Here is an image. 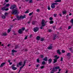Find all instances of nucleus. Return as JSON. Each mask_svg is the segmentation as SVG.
<instances>
[{
    "mask_svg": "<svg viewBox=\"0 0 73 73\" xmlns=\"http://www.w3.org/2000/svg\"><path fill=\"white\" fill-rule=\"evenodd\" d=\"M47 23V21H45V20L43 19L42 20V21L41 24H42V25L40 27V29H43V27H44V26H45V25H46V23Z\"/></svg>",
    "mask_w": 73,
    "mask_h": 73,
    "instance_id": "f257e3e1",
    "label": "nucleus"
},
{
    "mask_svg": "<svg viewBox=\"0 0 73 73\" xmlns=\"http://www.w3.org/2000/svg\"><path fill=\"white\" fill-rule=\"evenodd\" d=\"M17 12H18V9L16 8L15 9H14L13 10V12L11 13V14L13 15H16L17 13Z\"/></svg>",
    "mask_w": 73,
    "mask_h": 73,
    "instance_id": "f03ea898",
    "label": "nucleus"
},
{
    "mask_svg": "<svg viewBox=\"0 0 73 73\" xmlns=\"http://www.w3.org/2000/svg\"><path fill=\"white\" fill-rule=\"evenodd\" d=\"M16 17L17 18H18V20H21V19H24V18H25L26 16L25 15H24V16L21 15L19 17V16H17Z\"/></svg>",
    "mask_w": 73,
    "mask_h": 73,
    "instance_id": "7ed1b4c3",
    "label": "nucleus"
},
{
    "mask_svg": "<svg viewBox=\"0 0 73 73\" xmlns=\"http://www.w3.org/2000/svg\"><path fill=\"white\" fill-rule=\"evenodd\" d=\"M60 69V67L58 66L52 68V72H56L57 70V69Z\"/></svg>",
    "mask_w": 73,
    "mask_h": 73,
    "instance_id": "20e7f679",
    "label": "nucleus"
},
{
    "mask_svg": "<svg viewBox=\"0 0 73 73\" xmlns=\"http://www.w3.org/2000/svg\"><path fill=\"white\" fill-rule=\"evenodd\" d=\"M15 9L17 8V7H16V6L15 5H11L10 7V9H15Z\"/></svg>",
    "mask_w": 73,
    "mask_h": 73,
    "instance_id": "39448f33",
    "label": "nucleus"
},
{
    "mask_svg": "<svg viewBox=\"0 0 73 73\" xmlns=\"http://www.w3.org/2000/svg\"><path fill=\"white\" fill-rule=\"evenodd\" d=\"M24 62V64L23 65V66H21L20 68V69L21 70V69L23 68L24 66H25V64H26V62H27V60H25V61H23Z\"/></svg>",
    "mask_w": 73,
    "mask_h": 73,
    "instance_id": "423d86ee",
    "label": "nucleus"
},
{
    "mask_svg": "<svg viewBox=\"0 0 73 73\" xmlns=\"http://www.w3.org/2000/svg\"><path fill=\"white\" fill-rule=\"evenodd\" d=\"M39 30V28L37 27H35L34 28L33 31L35 32H37Z\"/></svg>",
    "mask_w": 73,
    "mask_h": 73,
    "instance_id": "0eeeda50",
    "label": "nucleus"
},
{
    "mask_svg": "<svg viewBox=\"0 0 73 73\" xmlns=\"http://www.w3.org/2000/svg\"><path fill=\"white\" fill-rule=\"evenodd\" d=\"M59 57H60L59 56H58L54 59V63H56V62H57V59H58Z\"/></svg>",
    "mask_w": 73,
    "mask_h": 73,
    "instance_id": "6e6552de",
    "label": "nucleus"
},
{
    "mask_svg": "<svg viewBox=\"0 0 73 73\" xmlns=\"http://www.w3.org/2000/svg\"><path fill=\"white\" fill-rule=\"evenodd\" d=\"M23 65V62H19V64H17V67H19V65L20 66H22V65Z\"/></svg>",
    "mask_w": 73,
    "mask_h": 73,
    "instance_id": "1a4fd4ad",
    "label": "nucleus"
},
{
    "mask_svg": "<svg viewBox=\"0 0 73 73\" xmlns=\"http://www.w3.org/2000/svg\"><path fill=\"white\" fill-rule=\"evenodd\" d=\"M52 48L53 46H52V44H50V46L47 47V48L48 49L51 50V49H52Z\"/></svg>",
    "mask_w": 73,
    "mask_h": 73,
    "instance_id": "9d476101",
    "label": "nucleus"
},
{
    "mask_svg": "<svg viewBox=\"0 0 73 73\" xmlns=\"http://www.w3.org/2000/svg\"><path fill=\"white\" fill-rule=\"evenodd\" d=\"M23 32V31L22 30V29H19L18 31V33L19 34H22Z\"/></svg>",
    "mask_w": 73,
    "mask_h": 73,
    "instance_id": "9b49d317",
    "label": "nucleus"
},
{
    "mask_svg": "<svg viewBox=\"0 0 73 73\" xmlns=\"http://www.w3.org/2000/svg\"><path fill=\"white\" fill-rule=\"evenodd\" d=\"M57 53L59 55H60L61 54V52H60V50L58 49L57 50Z\"/></svg>",
    "mask_w": 73,
    "mask_h": 73,
    "instance_id": "f8f14e48",
    "label": "nucleus"
},
{
    "mask_svg": "<svg viewBox=\"0 0 73 73\" xmlns=\"http://www.w3.org/2000/svg\"><path fill=\"white\" fill-rule=\"evenodd\" d=\"M51 8L53 9L55 8V5H54L52 3L51 5Z\"/></svg>",
    "mask_w": 73,
    "mask_h": 73,
    "instance_id": "ddd939ff",
    "label": "nucleus"
},
{
    "mask_svg": "<svg viewBox=\"0 0 73 73\" xmlns=\"http://www.w3.org/2000/svg\"><path fill=\"white\" fill-rule=\"evenodd\" d=\"M5 62L2 63L0 66V67L1 68H2V67H3V66H4V65H5Z\"/></svg>",
    "mask_w": 73,
    "mask_h": 73,
    "instance_id": "4468645a",
    "label": "nucleus"
},
{
    "mask_svg": "<svg viewBox=\"0 0 73 73\" xmlns=\"http://www.w3.org/2000/svg\"><path fill=\"white\" fill-rule=\"evenodd\" d=\"M48 64H51L52 63V59H50L48 60Z\"/></svg>",
    "mask_w": 73,
    "mask_h": 73,
    "instance_id": "2eb2a0df",
    "label": "nucleus"
},
{
    "mask_svg": "<svg viewBox=\"0 0 73 73\" xmlns=\"http://www.w3.org/2000/svg\"><path fill=\"white\" fill-rule=\"evenodd\" d=\"M55 3H59L61 2V0H56L54 1Z\"/></svg>",
    "mask_w": 73,
    "mask_h": 73,
    "instance_id": "dca6fc26",
    "label": "nucleus"
},
{
    "mask_svg": "<svg viewBox=\"0 0 73 73\" xmlns=\"http://www.w3.org/2000/svg\"><path fill=\"white\" fill-rule=\"evenodd\" d=\"M43 61H47L48 58H47V57H46L43 58Z\"/></svg>",
    "mask_w": 73,
    "mask_h": 73,
    "instance_id": "f3484780",
    "label": "nucleus"
},
{
    "mask_svg": "<svg viewBox=\"0 0 73 73\" xmlns=\"http://www.w3.org/2000/svg\"><path fill=\"white\" fill-rule=\"evenodd\" d=\"M56 35H54V37L53 38V40H55L56 39Z\"/></svg>",
    "mask_w": 73,
    "mask_h": 73,
    "instance_id": "a211bd4d",
    "label": "nucleus"
},
{
    "mask_svg": "<svg viewBox=\"0 0 73 73\" xmlns=\"http://www.w3.org/2000/svg\"><path fill=\"white\" fill-rule=\"evenodd\" d=\"M11 52L12 53H16L17 52V50H12Z\"/></svg>",
    "mask_w": 73,
    "mask_h": 73,
    "instance_id": "6ab92c4d",
    "label": "nucleus"
},
{
    "mask_svg": "<svg viewBox=\"0 0 73 73\" xmlns=\"http://www.w3.org/2000/svg\"><path fill=\"white\" fill-rule=\"evenodd\" d=\"M6 8V7L5 6L2 8V11H5Z\"/></svg>",
    "mask_w": 73,
    "mask_h": 73,
    "instance_id": "aec40b11",
    "label": "nucleus"
},
{
    "mask_svg": "<svg viewBox=\"0 0 73 73\" xmlns=\"http://www.w3.org/2000/svg\"><path fill=\"white\" fill-rule=\"evenodd\" d=\"M70 55H71V54L70 53H68L67 54V56L68 57H69L70 56Z\"/></svg>",
    "mask_w": 73,
    "mask_h": 73,
    "instance_id": "412c9836",
    "label": "nucleus"
},
{
    "mask_svg": "<svg viewBox=\"0 0 73 73\" xmlns=\"http://www.w3.org/2000/svg\"><path fill=\"white\" fill-rule=\"evenodd\" d=\"M12 69L14 70H16L17 69V68L15 67L12 66Z\"/></svg>",
    "mask_w": 73,
    "mask_h": 73,
    "instance_id": "4be33fe9",
    "label": "nucleus"
},
{
    "mask_svg": "<svg viewBox=\"0 0 73 73\" xmlns=\"http://www.w3.org/2000/svg\"><path fill=\"white\" fill-rule=\"evenodd\" d=\"M20 48V46H18L17 45H16L15 46L14 49H17V48Z\"/></svg>",
    "mask_w": 73,
    "mask_h": 73,
    "instance_id": "5701e85b",
    "label": "nucleus"
},
{
    "mask_svg": "<svg viewBox=\"0 0 73 73\" xmlns=\"http://www.w3.org/2000/svg\"><path fill=\"white\" fill-rule=\"evenodd\" d=\"M7 35V34L6 33H4L3 34V36H6Z\"/></svg>",
    "mask_w": 73,
    "mask_h": 73,
    "instance_id": "b1692460",
    "label": "nucleus"
},
{
    "mask_svg": "<svg viewBox=\"0 0 73 73\" xmlns=\"http://www.w3.org/2000/svg\"><path fill=\"white\" fill-rule=\"evenodd\" d=\"M36 39L38 40H40V37L39 36H37L36 37Z\"/></svg>",
    "mask_w": 73,
    "mask_h": 73,
    "instance_id": "393cba45",
    "label": "nucleus"
},
{
    "mask_svg": "<svg viewBox=\"0 0 73 73\" xmlns=\"http://www.w3.org/2000/svg\"><path fill=\"white\" fill-rule=\"evenodd\" d=\"M46 64V63H45V61H43L42 62V65H45Z\"/></svg>",
    "mask_w": 73,
    "mask_h": 73,
    "instance_id": "a878e982",
    "label": "nucleus"
},
{
    "mask_svg": "<svg viewBox=\"0 0 73 73\" xmlns=\"http://www.w3.org/2000/svg\"><path fill=\"white\" fill-rule=\"evenodd\" d=\"M9 6H10V4L9 3H8L6 5L5 7H9Z\"/></svg>",
    "mask_w": 73,
    "mask_h": 73,
    "instance_id": "bb28decb",
    "label": "nucleus"
},
{
    "mask_svg": "<svg viewBox=\"0 0 73 73\" xmlns=\"http://www.w3.org/2000/svg\"><path fill=\"white\" fill-rule=\"evenodd\" d=\"M5 15H3L2 16V19H5Z\"/></svg>",
    "mask_w": 73,
    "mask_h": 73,
    "instance_id": "cd10ccee",
    "label": "nucleus"
},
{
    "mask_svg": "<svg viewBox=\"0 0 73 73\" xmlns=\"http://www.w3.org/2000/svg\"><path fill=\"white\" fill-rule=\"evenodd\" d=\"M50 24H53V21H50Z\"/></svg>",
    "mask_w": 73,
    "mask_h": 73,
    "instance_id": "c85d7f7f",
    "label": "nucleus"
},
{
    "mask_svg": "<svg viewBox=\"0 0 73 73\" xmlns=\"http://www.w3.org/2000/svg\"><path fill=\"white\" fill-rule=\"evenodd\" d=\"M36 61L38 63H40V60H39V59H37L36 60Z\"/></svg>",
    "mask_w": 73,
    "mask_h": 73,
    "instance_id": "c756f323",
    "label": "nucleus"
},
{
    "mask_svg": "<svg viewBox=\"0 0 73 73\" xmlns=\"http://www.w3.org/2000/svg\"><path fill=\"white\" fill-rule=\"evenodd\" d=\"M48 31L49 32H52V29H49Z\"/></svg>",
    "mask_w": 73,
    "mask_h": 73,
    "instance_id": "7c9ffc66",
    "label": "nucleus"
},
{
    "mask_svg": "<svg viewBox=\"0 0 73 73\" xmlns=\"http://www.w3.org/2000/svg\"><path fill=\"white\" fill-rule=\"evenodd\" d=\"M33 0H30L29 3H33Z\"/></svg>",
    "mask_w": 73,
    "mask_h": 73,
    "instance_id": "2f4dec72",
    "label": "nucleus"
},
{
    "mask_svg": "<svg viewBox=\"0 0 73 73\" xmlns=\"http://www.w3.org/2000/svg\"><path fill=\"white\" fill-rule=\"evenodd\" d=\"M66 11H63L62 12L63 15H64V14H65V13H66Z\"/></svg>",
    "mask_w": 73,
    "mask_h": 73,
    "instance_id": "473e14b6",
    "label": "nucleus"
},
{
    "mask_svg": "<svg viewBox=\"0 0 73 73\" xmlns=\"http://www.w3.org/2000/svg\"><path fill=\"white\" fill-rule=\"evenodd\" d=\"M45 68V66H42L40 67L41 69H42L43 68Z\"/></svg>",
    "mask_w": 73,
    "mask_h": 73,
    "instance_id": "72a5a7b5",
    "label": "nucleus"
},
{
    "mask_svg": "<svg viewBox=\"0 0 73 73\" xmlns=\"http://www.w3.org/2000/svg\"><path fill=\"white\" fill-rule=\"evenodd\" d=\"M11 29H9L8 30V33H9L11 32Z\"/></svg>",
    "mask_w": 73,
    "mask_h": 73,
    "instance_id": "f704fd0d",
    "label": "nucleus"
},
{
    "mask_svg": "<svg viewBox=\"0 0 73 73\" xmlns=\"http://www.w3.org/2000/svg\"><path fill=\"white\" fill-rule=\"evenodd\" d=\"M53 5H58V3H52Z\"/></svg>",
    "mask_w": 73,
    "mask_h": 73,
    "instance_id": "c9c22d12",
    "label": "nucleus"
},
{
    "mask_svg": "<svg viewBox=\"0 0 73 73\" xmlns=\"http://www.w3.org/2000/svg\"><path fill=\"white\" fill-rule=\"evenodd\" d=\"M43 40H44V38H42L41 39V41H43Z\"/></svg>",
    "mask_w": 73,
    "mask_h": 73,
    "instance_id": "e433bc0d",
    "label": "nucleus"
},
{
    "mask_svg": "<svg viewBox=\"0 0 73 73\" xmlns=\"http://www.w3.org/2000/svg\"><path fill=\"white\" fill-rule=\"evenodd\" d=\"M62 53H64L65 52V51L64 50H62Z\"/></svg>",
    "mask_w": 73,
    "mask_h": 73,
    "instance_id": "4c0bfd02",
    "label": "nucleus"
},
{
    "mask_svg": "<svg viewBox=\"0 0 73 73\" xmlns=\"http://www.w3.org/2000/svg\"><path fill=\"white\" fill-rule=\"evenodd\" d=\"M72 24H73V19H71V20L70 21Z\"/></svg>",
    "mask_w": 73,
    "mask_h": 73,
    "instance_id": "58836bf2",
    "label": "nucleus"
},
{
    "mask_svg": "<svg viewBox=\"0 0 73 73\" xmlns=\"http://www.w3.org/2000/svg\"><path fill=\"white\" fill-rule=\"evenodd\" d=\"M54 17H57V14H54Z\"/></svg>",
    "mask_w": 73,
    "mask_h": 73,
    "instance_id": "ea45409f",
    "label": "nucleus"
},
{
    "mask_svg": "<svg viewBox=\"0 0 73 73\" xmlns=\"http://www.w3.org/2000/svg\"><path fill=\"white\" fill-rule=\"evenodd\" d=\"M22 29V31H24L25 30V28L23 27L22 28V29Z\"/></svg>",
    "mask_w": 73,
    "mask_h": 73,
    "instance_id": "a19ab883",
    "label": "nucleus"
},
{
    "mask_svg": "<svg viewBox=\"0 0 73 73\" xmlns=\"http://www.w3.org/2000/svg\"><path fill=\"white\" fill-rule=\"evenodd\" d=\"M33 12H32V13H30L29 14V16H31V15H32V14H33Z\"/></svg>",
    "mask_w": 73,
    "mask_h": 73,
    "instance_id": "79ce46f5",
    "label": "nucleus"
},
{
    "mask_svg": "<svg viewBox=\"0 0 73 73\" xmlns=\"http://www.w3.org/2000/svg\"><path fill=\"white\" fill-rule=\"evenodd\" d=\"M49 20H53V18L52 17H50L49 18Z\"/></svg>",
    "mask_w": 73,
    "mask_h": 73,
    "instance_id": "37998d69",
    "label": "nucleus"
},
{
    "mask_svg": "<svg viewBox=\"0 0 73 73\" xmlns=\"http://www.w3.org/2000/svg\"><path fill=\"white\" fill-rule=\"evenodd\" d=\"M60 61H63V58L62 57V58H61Z\"/></svg>",
    "mask_w": 73,
    "mask_h": 73,
    "instance_id": "c03bdc74",
    "label": "nucleus"
},
{
    "mask_svg": "<svg viewBox=\"0 0 73 73\" xmlns=\"http://www.w3.org/2000/svg\"><path fill=\"white\" fill-rule=\"evenodd\" d=\"M48 10H50V8L49 6L48 7Z\"/></svg>",
    "mask_w": 73,
    "mask_h": 73,
    "instance_id": "a18cd8bd",
    "label": "nucleus"
},
{
    "mask_svg": "<svg viewBox=\"0 0 73 73\" xmlns=\"http://www.w3.org/2000/svg\"><path fill=\"white\" fill-rule=\"evenodd\" d=\"M27 37H28V36H26L24 38V40H27Z\"/></svg>",
    "mask_w": 73,
    "mask_h": 73,
    "instance_id": "49530a36",
    "label": "nucleus"
},
{
    "mask_svg": "<svg viewBox=\"0 0 73 73\" xmlns=\"http://www.w3.org/2000/svg\"><path fill=\"white\" fill-rule=\"evenodd\" d=\"M29 11L27 10V11H26V12H25V13H29Z\"/></svg>",
    "mask_w": 73,
    "mask_h": 73,
    "instance_id": "de8ad7c7",
    "label": "nucleus"
},
{
    "mask_svg": "<svg viewBox=\"0 0 73 73\" xmlns=\"http://www.w3.org/2000/svg\"><path fill=\"white\" fill-rule=\"evenodd\" d=\"M40 66V64H37V65L36 66V68H38L39 66Z\"/></svg>",
    "mask_w": 73,
    "mask_h": 73,
    "instance_id": "09e8293b",
    "label": "nucleus"
},
{
    "mask_svg": "<svg viewBox=\"0 0 73 73\" xmlns=\"http://www.w3.org/2000/svg\"><path fill=\"white\" fill-rule=\"evenodd\" d=\"M36 11L37 12H40V9H37L36 10Z\"/></svg>",
    "mask_w": 73,
    "mask_h": 73,
    "instance_id": "8fccbe9b",
    "label": "nucleus"
},
{
    "mask_svg": "<svg viewBox=\"0 0 73 73\" xmlns=\"http://www.w3.org/2000/svg\"><path fill=\"white\" fill-rule=\"evenodd\" d=\"M5 16H7V15H8V13H5Z\"/></svg>",
    "mask_w": 73,
    "mask_h": 73,
    "instance_id": "3c124183",
    "label": "nucleus"
},
{
    "mask_svg": "<svg viewBox=\"0 0 73 73\" xmlns=\"http://www.w3.org/2000/svg\"><path fill=\"white\" fill-rule=\"evenodd\" d=\"M72 28L71 26H69L68 27V29H70Z\"/></svg>",
    "mask_w": 73,
    "mask_h": 73,
    "instance_id": "603ef678",
    "label": "nucleus"
},
{
    "mask_svg": "<svg viewBox=\"0 0 73 73\" xmlns=\"http://www.w3.org/2000/svg\"><path fill=\"white\" fill-rule=\"evenodd\" d=\"M32 23H33V25H34V24H35V21H33L32 22Z\"/></svg>",
    "mask_w": 73,
    "mask_h": 73,
    "instance_id": "864d4df0",
    "label": "nucleus"
},
{
    "mask_svg": "<svg viewBox=\"0 0 73 73\" xmlns=\"http://www.w3.org/2000/svg\"><path fill=\"white\" fill-rule=\"evenodd\" d=\"M8 10H9V9L8 8H7L6 9H5V11H8Z\"/></svg>",
    "mask_w": 73,
    "mask_h": 73,
    "instance_id": "5fc2aeb1",
    "label": "nucleus"
},
{
    "mask_svg": "<svg viewBox=\"0 0 73 73\" xmlns=\"http://www.w3.org/2000/svg\"><path fill=\"white\" fill-rule=\"evenodd\" d=\"M40 56L41 58H43V57H44V55H41Z\"/></svg>",
    "mask_w": 73,
    "mask_h": 73,
    "instance_id": "6e6d98bb",
    "label": "nucleus"
},
{
    "mask_svg": "<svg viewBox=\"0 0 73 73\" xmlns=\"http://www.w3.org/2000/svg\"><path fill=\"white\" fill-rule=\"evenodd\" d=\"M5 2H8L9 1V0H5Z\"/></svg>",
    "mask_w": 73,
    "mask_h": 73,
    "instance_id": "4d7b16f0",
    "label": "nucleus"
},
{
    "mask_svg": "<svg viewBox=\"0 0 73 73\" xmlns=\"http://www.w3.org/2000/svg\"><path fill=\"white\" fill-rule=\"evenodd\" d=\"M59 16H60V17H62V15L61 14H59Z\"/></svg>",
    "mask_w": 73,
    "mask_h": 73,
    "instance_id": "13d9d810",
    "label": "nucleus"
},
{
    "mask_svg": "<svg viewBox=\"0 0 73 73\" xmlns=\"http://www.w3.org/2000/svg\"><path fill=\"white\" fill-rule=\"evenodd\" d=\"M59 69V71L58 72H60V71H61V69H59V68H58Z\"/></svg>",
    "mask_w": 73,
    "mask_h": 73,
    "instance_id": "bf43d9fd",
    "label": "nucleus"
},
{
    "mask_svg": "<svg viewBox=\"0 0 73 73\" xmlns=\"http://www.w3.org/2000/svg\"><path fill=\"white\" fill-rule=\"evenodd\" d=\"M68 16H69V15H67L66 16L67 19H68V18H69Z\"/></svg>",
    "mask_w": 73,
    "mask_h": 73,
    "instance_id": "052dcab7",
    "label": "nucleus"
},
{
    "mask_svg": "<svg viewBox=\"0 0 73 73\" xmlns=\"http://www.w3.org/2000/svg\"><path fill=\"white\" fill-rule=\"evenodd\" d=\"M30 23H31V21H29L28 22V24H30Z\"/></svg>",
    "mask_w": 73,
    "mask_h": 73,
    "instance_id": "680f3d73",
    "label": "nucleus"
},
{
    "mask_svg": "<svg viewBox=\"0 0 73 73\" xmlns=\"http://www.w3.org/2000/svg\"><path fill=\"white\" fill-rule=\"evenodd\" d=\"M57 57V55H55L54 56V57L55 58H56V57Z\"/></svg>",
    "mask_w": 73,
    "mask_h": 73,
    "instance_id": "e2e57ef3",
    "label": "nucleus"
},
{
    "mask_svg": "<svg viewBox=\"0 0 73 73\" xmlns=\"http://www.w3.org/2000/svg\"><path fill=\"white\" fill-rule=\"evenodd\" d=\"M17 20V19H16L15 18L13 20V21H15V20Z\"/></svg>",
    "mask_w": 73,
    "mask_h": 73,
    "instance_id": "0e129e2a",
    "label": "nucleus"
},
{
    "mask_svg": "<svg viewBox=\"0 0 73 73\" xmlns=\"http://www.w3.org/2000/svg\"><path fill=\"white\" fill-rule=\"evenodd\" d=\"M68 70H66V72L65 73H68Z\"/></svg>",
    "mask_w": 73,
    "mask_h": 73,
    "instance_id": "69168bd1",
    "label": "nucleus"
},
{
    "mask_svg": "<svg viewBox=\"0 0 73 73\" xmlns=\"http://www.w3.org/2000/svg\"><path fill=\"white\" fill-rule=\"evenodd\" d=\"M8 61L9 62V63H10V62H11V60H8Z\"/></svg>",
    "mask_w": 73,
    "mask_h": 73,
    "instance_id": "338daca9",
    "label": "nucleus"
},
{
    "mask_svg": "<svg viewBox=\"0 0 73 73\" xmlns=\"http://www.w3.org/2000/svg\"><path fill=\"white\" fill-rule=\"evenodd\" d=\"M10 45H11L10 44H9L7 45V46L8 47L9 46H10Z\"/></svg>",
    "mask_w": 73,
    "mask_h": 73,
    "instance_id": "774afa93",
    "label": "nucleus"
}]
</instances>
